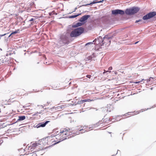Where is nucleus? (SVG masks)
I'll return each instance as SVG.
<instances>
[{
  "label": "nucleus",
  "mask_w": 156,
  "mask_h": 156,
  "mask_svg": "<svg viewBox=\"0 0 156 156\" xmlns=\"http://www.w3.org/2000/svg\"><path fill=\"white\" fill-rule=\"evenodd\" d=\"M59 134L62 140H64L70 135V132L66 129H64L60 130Z\"/></svg>",
  "instance_id": "obj_3"
},
{
  "label": "nucleus",
  "mask_w": 156,
  "mask_h": 156,
  "mask_svg": "<svg viewBox=\"0 0 156 156\" xmlns=\"http://www.w3.org/2000/svg\"><path fill=\"white\" fill-rule=\"evenodd\" d=\"M156 15V12H150L144 16L143 17L144 20H147L152 18Z\"/></svg>",
  "instance_id": "obj_6"
},
{
  "label": "nucleus",
  "mask_w": 156,
  "mask_h": 156,
  "mask_svg": "<svg viewBox=\"0 0 156 156\" xmlns=\"http://www.w3.org/2000/svg\"><path fill=\"white\" fill-rule=\"evenodd\" d=\"M112 69V66H110L108 68V70H111Z\"/></svg>",
  "instance_id": "obj_21"
},
{
  "label": "nucleus",
  "mask_w": 156,
  "mask_h": 156,
  "mask_svg": "<svg viewBox=\"0 0 156 156\" xmlns=\"http://www.w3.org/2000/svg\"><path fill=\"white\" fill-rule=\"evenodd\" d=\"M138 42H136L135 43V44H137V43Z\"/></svg>",
  "instance_id": "obj_33"
},
{
  "label": "nucleus",
  "mask_w": 156,
  "mask_h": 156,
  "mask_svg": "<svg viewBox=\"0 0 156 156\" xmlns=\"http://www.w3.org/2000/svg\"><path fill=\"white\" fill-rule=\"evenodd\" d=\"M84 29L80 27L75 29L72 31L70 34L72 37H76L81 35L84 31Z\"/></svg>",
  "instance_id": "obj_2"
},
{
  "label": "nucleus",
  "mask_w": 156,
  "mask_h": 156,
  "mask_svg": "<svg viewBox=\"0 0 156 156\" xmlns=\"http://www.w3.org/2000/svg\"><path fill=\"white\" fill-rule=\"evenodd\" d=\"M67 106L66 105L58 106L55 108V110L57 111H60Z\"/></svg>",
  "instance_id": "obj_9"
},
{
  "label": "nucleus",
  "mask_w": 156,
  "mask_h": 156,
  "mask_svg": "<svg viewBox=\"0 0 156 156\" xmlns=\"http://www.w3.org/2000/svg\"><path fill=\"white\" fill-rule=\"evenodd\" d=\"M142 20H136V22L135 23H138L139 22H140V21H142Z\"/></svg>",
  "instance_id": "obj_23"
},
{
  "label": "nucleus",
  "mask_w": 156,
  "mask_h": 156,
  "mask_svg": "<svg viewBox=\"0 0 156 156\" xmlns=\"http://www.w3.org/2000/svg\"><path fill=\"white\" fill-rule=\"evenodd\" d=\"M79 24H80V23H78L76 27H77L78 26H80V25H79Z\"/></svg>",
  "instance_id": "obj_29"
},
{
  "label": "nucleus",
  "mask_w": 156,
  "mask_h": 156,
  "mask_svg": "<svg viewBox=\"0 0 156 156\" xmlns=\"http://www.w3.org/2000/svg\"><path fill=\"white\" fill-rule=\"evenodd\" d=\"M41 140L39 141V143L35 142L34 143H31L30 146H28V149L32 151L34 149L37 148V151L42 150L43 148V146L44 145V143L41 142Z\"/></svg>",
  "instance_id": "obj_1"
},
{
  "label": "nucleus",
  "mask_w": 156,
  "mask_h": 156,
  "mask_svg": "<svg viewBox=\"0 0 156 156\" xmlns=\"http://www.w3.org/2000/svg\"><path fill=\"white\" fill-rule=\"evenodd\" d=\"M19 30H16L14 32H13L9 36H10L11 35H12L13 34H16L17 33H18V31Z\"/></svg>",
  "instance_id": "obj_19"
},
{
  "label": "nucleus",
  "mask_w": 156,
  "mask_h": 156,
  "mask_svg": "<svg viewBox=\"0 0 156 156\" xmlns=\"http://www.w3.org/2000/svg\"><path fill=\"white\" fill-rule=\"evenodd\" d=\"M96 1L97 2H100L101 1H99V0H96Z\"/></svg>",
  "instance_id": "obj_32"
},
{
  "label": "nucleus",
  "mask_w": 156,
  "mask_h": 156,
  "mask_svg": "<svg viewBox=\"0 0 156 156\" xmlns=\"http://www.w3.org/2000/svg\"><path fill=\"white\" fill-rule=\"evenodd\" d=\"M104 0H102V1H101L100 2H97L96 1V0H94V1H93L91 3V4H95V3H100V2H103V1H104Z\"/></svg>",
  "instance_id": "obj_16"
},
{
  "label": "nucleus",
  "mask_w": 156,
  "mask_h": 156,
  "mask_svg": "<svg viewBox=\"0 0 156 156\" xmlns=\"http://www.w3.org/2000/svg\"><path fill=\"white\" fill-rule=\"evenodd\" d=\"M86 127L84 126H78L76 129L77 131H84L83 132V133H84L86 131V130H85V129H86ZM83 133V132H81V133Z\"/></svg>",
  "instance_id": "obj_11"
},
{
  "label": "nucleus",
  "mask_w": 156,
  "mask_h": 156,
  "mask_svg": "<svg viewBox=\"0 0 156 156\" xmlns=\"http://www.w3.org/2000/svg\"><path fill=\"white\" fill-rule=\"evenodd\" d=\"M104 72L103 73V74H104L105 73H106L107 72V71H106V70H105V69H104Z\"/></svg>",
  "instance_id": "obj_27"
},
{
  "label": "nucleus",
  "mask_w": 156,
  "mask_h": 156,
  "mask_svg": "<svg viewBox=\"0 0 156 156\" xmlns=\"http://www.w3.org/2000/svg\"><path fill=\"white\" fill-rule=\"evenodd\" d=\"M50 141L52 143L55 142V143H57L56 139H55V138H54V136H49L45 139H41V142L42 143H44V145H46V144H48V142H47V141Z\"/></svg>",
  "instance_id": "obj_5"
},
{
  "label": "nucleus",
  "mask_w": 156,
  "mask_h": 156,
  "mask_svg": "<svg viewBox=\"0 0 156 156\" xmlns=\"http://www.w3.org/2000/svg\"><path fill=\"white\" fill-rule=\"evenodd\" d=\"M108 120L107 119H106V121H107Z\"/></svg>",
  "instance_id": "obj_34"
},
{
  "label": "nucleus",
  "mask_w": 156,
  "mask_h": 156,
  "mask_svg": "<svg viewBox=\"0 0 156 156\" xmlns=\"http://www.w3.org/2000/svg\"><path fill=\"white\" fill-rule=\"evenodd\" d=\"M54 136V138H55V139H56V143H59L60 141L63 140L61 138L59 133Z\"/></svg>",
  "instance_id": "obj_10"
},
{
  "label": "nucleus",
  "mask_w": 156,
  "mask_h": 156,
  "mask_svg": "<svg viewBox=\"0 0 156 156\" xmlns=\"http://www.w3.org/2000/svg\"><path fill=\"white\" fill-rule=\"evenodd\" d=\"M88 101V100L87 99V100H83V102H86V101Z\"/></svg>",
  "instance_id": "obj_26"
},
{
  "label": "nucleus",
  "mask_w": 156,
  "mask_h": 156,
  "mask_svg": "<svg viewBox=\"0 0 156 156\" xmlns=\"http://www.w3.org/2000/svg\"><path fill=\"white\" fill-rule=\"evenodd\" d=\"M140 82V81H138V82H136L135 83H139Z\"/></svg>",
  "instance_id": "obj_30"
},
{
  "label": "nucleus",
  "mask_w": 156,
  "mask_h": 156,
  "mask_svg": "<svg viewBox=\"0 0 156 156\" xmlns=\"http://www.w3.org/2000/svg\"><path fill=\"white\" fill-rule=\"evenodd\" d=\"M103 43L105 44V45H109L111 43L110 38L108 37L107 36L104 37L102 41Z\"/></svg>",
  "instance_id": "obj_7"
},
{
  "label": "nucleus",
  "mask_w": 156,
  "mask_h": 156,
  "mask_svg": "<svg viewBox=\"0 0 156 156\" xmlns=\"http://www.w3.org/2000/svg\"><path fill=\"white\" fill-rule=\"evenodd\" d=\"M34 20V19L33 18H31L30 21H33Z\"/></svg>",
  "instance_id": "obj_28"
},
{
  "label": "nucleus",
  "mask_w": 156,
  "mask_h": 156,
  "mask_svg": "<svg viewBox=\"0 0 156 156\" xmlns=\"http://www.w3.org/2000/svg\"><path fill=\"white\" fill-rule=\"evenodd\" d=\"M90 16L88 15H84L81 17L80 19V21L81 22H83L87 20L89 17Z\"/></svg>",
  "instance_id": "obj_12"
},
{
  "label": "nucleus",
  "mask_w": 156,
  "mask_h": 156,
  "mask_svg": "<svg viewBox=\"0 0 156 156\" xmlns=\"http://www.w3.org/2000/svg\"><path fill=\"white\" fill-rule=\"evenodd\" d=\"M80 15V14H77V15H73V16H69V18H75L77 17L78 16H79Z\"/></svg>",
  "instance_id": "obj_17"
},
{
  "label": "nucleus",
  "mask_w": 156,
  "mask_h": 156,
  "mask_svg": "<svg viewBox=\"0 0 156 156\" xmlns=\"http://www.w3.org/2000/svg\"><path fill=\"white\" fill-rule=\"evenodd\" d=\"M78 132H76V133H73V134L75 135H78V134H79L80 133L79 132L78 133H77Z\"/></svg>",
  "instance_id": "obj_22"
},
{
  "label": "nucleus",
  "mask_w": 156,
  "mask_h": 156,
  "mask_svg": "<svg viewBox=\"0 0 156 156\" xmlns=\"http://www.w3.org/2000/svg\"><path fill=\"white\" fill-rule=\"evenodd\" d=\"M25 116H20L19 117V119H18L19 121H22L25 119Z\"/></svg>",
  "instance_id": "obj_14"
},
{
  "label": "nucleus",
  "mask_w": 156,
  "mask_h": 156,
  "mask_svg": "<svg viewBox=\"0 0 156 156\" xmlns=\"http://www.w3.org/2000/svg\"><path fill=\"white\" fill-rule=\"evenodd\" d=\"M5 34H2V35H0V39H1V37H2V36H4L5 35Z\"/></svg>",
  "instance_id": "obj_25"
},
{
  "label": "nucleus",
  "mask_w": 156,
  "mask_h": 156,
  "mask_svg": "<svg viewBox=\"0 0 156 156\" xmlns=\"http://www.w3.org/2000/svg\"><path fill=\"white\" fill-rule=\"evenodd\" d=\"M102 121H104V120H103V121H102V120L100 121L99 122H98V125H101V126H103L104 125L106 124L105 122H104V123H103V122H102Z\"/></svg>",
  "instance_id": "obj_15"
},
{
  "label": "nucleus",
  "mask_w": 156,
  "mask_h": 156,
  "mask_svg": "<svg viewBox=\"0 0 156 156\" xmlns=\"http://www.w3.org/2000/svg\"><path fill=\"white\" fill-rule=\"evenodd\" d=\"M49 122V121H47L44 123L42 124H41V123L37 125V128H38L40 127H44L48 122Z\"/></svg>",
  "instance_id": "obj_13"
},
{
  "label": "nucleus",
  "mask_w": 156,
  "mask_h": 156,
  "mask_svg": "<svg viewBox=\"0 0 156 156\" xmlns=\"http://www.w3.org/2000/svg\"><path fill=\"white\" fill-rule=\"evenodd\" d=\"M112 13L113 14L117 15L119 14L121 15H123L124 14V12L122 10L117 9L113 10L112 11Z\"/></svg>",
  "instance_id": "obj_8"
},
{
  "label": "nucleus",
  "mask_w": 156,
  "mask_h": 156,
  "mask_svg": "<svg viewBox=\"0 0 156 156\" xmlns=\"http://www.w3.org/2000/svg\"><path fill=\"white\" fill-rule=\"evenodd\" d=\"M139 10V8L138 7H133L126 9L125 11V13L127 15H132L136 13Z\"/></svg>",
  "instance_id": "obj_4"
},
{
  "label": "nucleus",
  "mask_w": 156,
  "mask_h": 156,
  "mask_svg": "<svg viewBox=\"0 0 156 156\" xmlns=\"http://www.w3.org/2000/svg\"><path fill=\"white\" fill-rule=\"evenodd\" d=\"M86 77L89 79H90L91 77V76L90 75H87L86 76Z\"/></svg>",
  "instance_id": "obj_20"
},
{
  "label": "nucleus",
  "mask_w": 156,
  "mask_h": 156,
  "mask_svg": "<svg viewBox=\"0 0 156 156\" xmlns=\"http://www.w3.org/2000/svg\"><path fill=\"white\" fill-rule=\"evenodd\" d=\"M156 77H150L148 80V81H151L152 79L154 80L155 79Z\"/></svg>",
  "instance_id": "obj_18"
},
{
  "label": "nucleus",
  "mask_w": 156,
  "mask_h": 156,
  "mask_svg": "<svg viewBox=\"0 0 156 156\" xmlns=\"http://www.w3.org/2000/svg\"><path fill=\"white\" fill-rule=\"evenodd\" d=\"M93 44V43H92V42H89V43H88L86 44V45H87L88 44Z\"/></svg>",
  "instance_id": "obj_24"
},
{
  "label": "nucleus",
  "mask_w": 156,
  "mask_h": 156,
  "mask_svg": "<svg viewBox=\"0 0 156 156\" xmlns=\"http://www.w3.org/2000/svg\"><path fill=\"white\" fill-rule=\"evenodd\" d=\"M107 71V72H108L109 73H111V71H109L108 70V71Z\"/></svg>",
  "instance_id": "obj_31"
}]
</instances>
